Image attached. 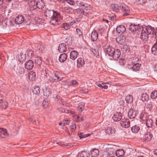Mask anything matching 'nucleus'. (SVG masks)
I'll return each instance as SVG.
<instances>
[{
    "label": "nucleus",
    "mask_w": 157,
    "mask_h": 157,
    "mask_svg": "<svg viewBox=\"0 0 157 157\" xmlns=\"http://www.w3.org/2000/svg\"><path fill=\"white\" fill-rule=\"evenodd\" d=\"M45 16L50 19V23L52 25H59L61 24L62 19L60 14L53 10H46L44 13Z\"/></svg>",
    "instance_id": "f257e3e1"
},
{
    "label": "nucleus",
    "mask_w": 157,
    "mask_h": 157,
    "mask_svg": "<svg viewBox=\"0 0 157 157\" xmlns=\"http://www.w3.org/2000/svg\"><path fill=\"white\" fill-rule=\"evenodd\" d=\"M29 4V11L32 12L37 8L42 9L44 6V3L42 0H34Z\"/></svg>",
    "instance_id": "f03ea898"
},
{
    "label": "nucleus",
    "mask_w": 157,
    "mask_h": 157,
    "mask_svg": "<svg viewBox=\"0 0 157 157\" xmlns=\"http://www.w3.org/2000/svg\"><path fill=\"white\" fill-rule=\"evenodd\" d=\"M120 8L123 13V16H127L130 14V9L129 7L124 3L121 4L119 6Z\"/></svg>",
    "instance_id": "7ed1b4c3"
},
{
    "label": "nucleus",
    "mask_w": 157,
    "mask_h": 157,
    "mask_svg": "<svg viewBox=\"0 0 157 157\" xmlns=\"http://www.w3.org/2000/svg\"><path fill=\"white\" fill-rule=\"evenodd\" d=\"M103 49L106 54L109 56H111L113 51H114V48L108 44H106L103 47Z\"/></svg>",
    "instance_id": "20e7f679"
},
{
    "label": "nucleus",
    "mask_w": 157,
    "mask_h": 157,
    "mask_svg": "<svg viewBox=\"0 0 157 157\" xmlns=\"http://www.w3.org/2000/svg\"><path fill=\"white\" fill-rule=\"evenodd\" d=\"M59 73L58 72H54L49 77V80L51 82H57L61 79L59 77Z\"/></svg>",
    "instance_id": "39448f33"
},
{
    "label": "nucleus",
    "mask_w": 157,
    "mask_h": 157,
    "mask_svg": "<svg viewBox=\"0 0 157 157\" xmlns=\"http://www.w3.org/2000/svg\"><path fill=\"white\" fill-rule=\"evenodd\" d=\"M121 126L123 128H128L130 126V122L129 120L126 118H124L122 119L120 122Z\"/></svg>",
    "instance_id": "423d86ee"
},
{
    "label": "nucleus",
    "mask_w": 157,
    "mask_h": 157,
    "mask_svg": "<svg viewBox=\"0 0 157 157\" xmlns=\"http://www.w3.org/2000/svg\"><path fill=\"white\" fill-rule=\"evenodd\" d=\"M113 53L111 56L113 57L114 59L116 60L118 59H120L121 52L120 50L118 49H114V51H113Z\"/></svg>",
    "instance_id": "0eeeda50"
},
{
    "label": "nucleus",
    "mask_w": 157,
    "mask_h": 157,
    "mask_svg": "<svg viewBox=\"0 0 157 157\" xmlns=\"http://www.w3.org/2000/svg\"><path fill=\"white\" fill-rule=\"evenodd\" d=\"M75 37L77 38L78 41L83 40L82 32L78 29H76Z\"/></svg>",
    "instance_id": "6e6552de"
},
{
    "label": "nucleus",
    "mask_w": 157,
    "mask_h": 157,
    "mask_svg": "<svg viewBox=\"0 0 157 157\" xmlns=\"http://www.w3.org/2000/svg\"><path fill=\"white\" fill-rule=\"evenodd\" d=\"M34 63L32 60L26 61L25 64V67L28 70H31L33 67Z\"/></svg>",
    "instance_id": "1a4fd4ad"
},
{
    "label": "nucleus",
    "mask_w": 157,
    "mask_h": 157,
    "mask_svg": "<svg viewBox=\"0 0 157 157\" xmlns=\"http://www.w3.org/2000/svg\"><path fill=\"white\" fill-rule=\"evenodd\" d=\"M116 42L119 44H124L126 41L125 36H120L116 38Z\"/></svg>",
    "instance_id": "9d476101"
},
{
    "label": "nucleus",
    "mask_w": 157,
    "mask_h": 157,
    "mask_svg": "<svg viewBox=\"0 0 157 157\" xmlns=\"http://www.w3.org/2000/svg\"><path fill=\"white\" fill-rule=\"evenodd\" d=\"M8 134L6 129L3 128H0V138H4L7 137Z\"/></svg>",
    "instance_id": "9b49d317"
},
{
    "label": "nucleus",
    "mask_w": 157,
    "mask_h": 157,
    "mask_svg": "<svg viewBox=\"0 0 157 157\" xmlns=\"http://www.w3.org/2000/svg\"><path fill=\"white\" fill-rule=\"evenodd\" d=\"M122 114L120 112L115 113L113 117V120L115 121H120L122 118Z\"/></svg>",
    "instance_id": "f8f14e48"
},
{
    "label": "nucleus",
    "mask_w": 157,
    "mask_h": 157,
    "mask_svg": "<svg viewBox=\"0 0 157 157\" xmlns=\"http://www.w3.org/2000/svg\"><path fill=\"white\" fill-rule=\"evenodd\" d=\"M149 37V36L147 33L146 32V31H144V29H143L140 35V38L144 41H146L148 40Z\"/></svg>",
    "instance_id": "ddd939ff"
},
{
    "label": "nucleus",
    "mask_w": 157,
    "mask_h": 157,
    "mask_svg": "<svg viewBox=\"0 0 157 157\" xmlns=\"http://www.w3.org/2000/svg\"><path fill=\"white\" fill-rule=\"evenodd\" d=\"M116 30L118 33L122 34L126 31V28L124 25H121L117 27Z\"/></svg>",
    "instance_id": "4468645a"
},
{
    "label": "nucleus",
    "mask_w": 157,
    "mask_h": 157,
    "mask_svg": "<svg viewBox=\"0 0 157 157\" xmlns=\"http://www.w3.org/2000/svg\"><path fill=\"white\" fill-rule=\"evenodd\" d=\"M67 50V46L66 44L62 43L59 45L58 48V50L60 52L62 53L65 52Z\"/></svg>",
    "instance_id": "2eb2a0df"
},
{
    "label": "nucleus",
    "mask_w": 157,
    "mask_h": 157,
    "mask_svg": "<svg viewBox=\"0 0 157 157\" xmlns=\"http://www.w3.org/2000/svg\"><path fill=\"white\" fill-rule=\"evenodd\" d=\"M24 18L23 17L20 15H19L16 17L15 19V22L18 24H21L24 21Z\"/></svg>",
    "instance_id": "dca6fc26"
},
{
    "label": "nucleus",
    "mask_w": 157,
    "mask_h": 157,
    "mask_svg": "<svg viewBox=\"0 0 157 157\" xmlns=\"http://www.w3.org/2000/svg\"><path fill=\"white\" fill-rule=\"evenodd\" d=\"M128 115L131 119L134 118L136 116V112L132 109H130L128 111Z\"/></svg>",
    "instance_id": "f3484780"
},
{
    "label": "nucleus",
    "mask_w": 157,
    "mask_h": 157,
    "mask_svg": "<svg viewBox=\"0 0 157 157\" xmlns=\"http://www.w3.org/2000/svg\"><path fill=\"white\" fill-rule=\"evenodd\" d=\"M140 27L139 25H135V24H131L129 26V29L131 31H135L139 29Z\"/></svg>",
    "instance_id": "a211bd4d"
},
{
    "label": "nucleus",
    "mask_w": 157,
    "mask_h": 157,
    "mask_svg": "<svg viewBox=\"0 0 157 157\" xmlns=\"http://www.w3.org/2000/svg\"><path fill=\"white\" fill-rule=\"evenodd\" d=\"M154 29L150 26H146L145 28L144 31L147 33L149 36L150 35L153 34L154 33Z\"/></svg>",
    "instance_id": "6ab92c4d"
},
{
    "label": "nucleus",
    "mask_w": 157,
    "mask_h": 157,
    "mask_svg": "<svg viewBox=\"0 0 157 157\" xmlns=\"http://www.w3.org/2000/svg\"><path fill=\"white\" fill-rule=\"evenodd\" d=\"M79 5L82 7V9H85L86 10H90V5L88 4L82 2H80L79 3Z\"/></svg>",
    "instance_id": "aec40b11"
},
{
    "label": "nucleus",
    "mask_w": 157,
    "mask_h": 157,
    "mask_svg": "<svg viewBox=\"0 0 157 157\" xmlns=\"http://www.w3.org/2000/svg\"><path fill=\"white\" fill-rule=\"evenodd\" d=\"M98 34L97 32L95 30H94L92 33L91 38V40L93 41H95L98 38Z\"/></svg>",
    "instance_id": "412c9836"
},
{
    "label": "nucleus",
    "mask_w": 157,
    "mask_h": 157,
    "mask_svg": "<svg viewBox=\"0 0 157 157\" xmlns=\"http://www.w3.org/2000/svg\"><path fill=\"white\" fill-rule=\"evenodd\" d=\"M92 157H98L99 155V150L97 149L94 148L90 151Z\"/></svg>",
    "instance_id": "4be33fe9"
},
{
    "label": "nucleus",
    "mask_w": 157,
    "mask_h": 157,
    "mask_svg": "<svg viewBox=\"0 0 157 157\" xmlns=\"http://www.w3.org/2000/svg\"><path fill=\"white\" fill-rule=\"evenodd\" d=\"M67 57V54L66 53H63L59 56V60L61 62H64L66 60Z\"/></svg>",
    "instance_id": "5701e85b"
},
{
    "label": "nucleus",
    "mask_w": 157,
    "mask_h": 157,
    "mask_svg": "<svg viewBox=\"0 0 157 157\" xmlns=\"http://www.w3.org/2000/svg\"><path fill=\"white\" fill-rule=\"evenodd\" d=\"M78 53L75 51H72L70 53V58L71 59L74 60L77 57Z\"/></svg>",
    "instance_id": "b1692460"
},
{
    "label": "nucleus",
    "mask_w": 157,
    "mask_h": 157,
    "mask_svg": "<svg viewBox=\"0 0 157 157\" xmlns=\"http://www.w3.org/2000/svg\"><path fill=\"white\" fill-rule=\"evenodd\" d=\"M36 73L34 72L31 71L29 73V78L30 80H33L36 78Z\"/></svg>",
    "instance_id": "393cba45"
},
{
    "label": "nucleus",
    "mask_w": 157,
    "mask_h": 157,
    "mask_svg": "<svg viewBox=\"0 0 157 157\" xmlns=\"http://www.w3.org/2000/svg\"><path fill=\"white\" fill-rule=\"evenodd\" d=\"M141 99L143 102L147 101L149 99L148 95L146 93H143L141 96Z\"/></svg>",
    "instance_id": "a878e982"
},
{
    "label": "nucleus",
    "mask_w": 157,
    "mask_h": 157,
    "mask_svg": "<svg viewBox=\"0 0 157 157\" xmlns=\"http://www.w3.org/2000/svg\"><path fill=\"white\" fill-rule=\"evenodd\" d=\"M124 154V151L123 149H119L116 151V155L119 157L122 156Z\"/></svg>",
    "instance_id": "bb28decb"
},
{
    "label": "nucleus",
    "mask_w": 157,
    "mask_h": 157,
    "mask_svg": "<svg viewBox=\"0 0 157 157\" xmlns=\"http://www.w3.org/2000/svg\"><path fill=\"white\" fill-rule=\"evenodd\" d=\"M51 92L50 90L48 88H45L44 89L43 94L44 96L48 97L51 94Z\"/></svg>",
    "instance_id": "cd10ccee"
},
{
    "label": "nucleus",
    "mask_w": 157,
    "mask_h": 157,
    "mask_svg": "<svg viewBox=\"0 0 157 157\" xmlns=\"http://www.w3.org/2000/svg\"><path fill=\"white\" fill-rule=\"evenodd\" d=\"M126 101L128 103H131L133 101V97L132 95L128 94L125 98Z\"/></svg>",
    "instance_id": "c85d7f7f"
},
{
    "label": "nucleus",
    "mask_w": 157,
    "mask_h": 157,
    "mask_svg": "<svg viewBox=\"0 0 157 157\" xmlns=\"http://www.w3.org/2000/svg\"><path fill=\"white\" fill-rule=\"evenodd\" d=\"M151 51L152 53L155 55H157V41L154 44L152 48Z\"/></svg>",
    "instance_id": "c756f323"
},
{
    "label": "nucleus",
    "mask_w": 157,
    "mask_h": 157,
    "mask_svg": "<svg viewBox=\"0 0 157 157\" xmlns=\"http://www.w3.org/2000/svg\"><path fill=\"white\" fill-rule=\"evenodd\" d=\"M115 132V128L112 127H109L106 130V132L108 134H112L114 133Z\"/></svg>",
    "instance_id": "7c9ffc66"
},
{
    "label": "nucleus",
    "mask_w": 157,
    "mask_h": 157,
    "mask_svg": "<svg viewBox=\"0 0 157 157\" xmlns=\"http://www.w3.org/2000/svg\"><path fill=\"white\" fill-rule=\"evenodd\" d=\"M84 64V61L82 58H79L77 59V66L78 67H81Z\"/></svg>",
    "instance_id": "2f4dec72"
},
{
    "label": "nucleus",
    "mask_w": 157,
    "mask_h": 157,
    "mask_svg": "<svg viewBox=\"0 0 157 157\" xmlns=\"http://www.w3.org/2000/svg\"><path fill=\"white\" fill-rule=\"evenodd\" d=\"M118 5L117 4H112L111 5V9L114 11L116 12L119 11L120 9Z\"/></svg>",
    "instance_id": "473e14b6"
},
{
    "label": "nucleus",
    "mask_w": 157,
    "mask_h": 157,
    "mask_svg": "<svg viewBox=\"0 0 157 157\" xmlns=\"http://www.w3.org/2000/svg\"><path fill=\"white\" fill-rule=\"evenodd\" d=\"M146 124L148 128H151L153 125V121L151 119H147L146 121Z\"/></svg>",
    "instance_id": "72a5a7b5"
},
{
    "label": "nucleus",
    "mask_w": 157,
    "mask_h": 157,
    "mask_svg": "<svg viewBox=\"0 0 157 157\" xmlns=\"http://www.w3.org/2000/svg\"><path fill=\"white\" fill-rule=\"evenodd\" d=\"M84 108V103L83 102H81L80 103L78 106V112H82Z\"/></svg>",
    "instance_id": "f704fd0d"
},
{
    "label": "nucleus",
    "mask_w": 157,
    "mask_h": 157,
    "mask_svg": "<svg viewBox=\"0 0 157 157\" xmlns=\"http://www.w3.org/2000/svg\"><path fill=\"white\" fill-rule=\"evenodd\" d=\"M106 83H103L102 82H100V83H98L97 84V85L98 87H101V88L103 89L104 88L105 89H106L108 88V86L107 85H105L103 86L105 84H106Z\"/></svg>",
    "instance_id": "c9c22d12"
},
{
    "label": "nucleus",
    "mask_w": 157,
    "mask_h": 157,
    "mask_svg": "<svg viewBox=\"0 0 157 157\" xmlns=\"http://www.w3.org/2000/svg\"><path fill=\"white\" fill-rule=\"evenodd\" d=\"M62 11L63 12H64L69 13L71 12L72 10V9L71 8H69L67 7H65L62 8L61 9Z\"/></svg>",
    "instance_id": "e433bc0d"
},
{
    "label": "nucleus",
    "mask_w": 157,
    "mask_h": 157,
    "mask_svg": "<svg viewBox=\"0 0 157 157\" xmlns=\"http://www.w3.org/2000/svg\"><path fill=\"white\" fill-rule=\"evenodd\" d=\"M147 114L144 112L142 113L140 116V119L143 121L146 120L147 119Z\"/></svg>",
    "instance_id": "4c0bfd02"
},
{
    "label": "nucleus",
    "mask_w": 157,
    "mask_h": 157,
    "mask_svg": "<svg viewBox=\"0 0 157 157\" xmlns=\"http://www.w3.org/2000/svg\"><path fill=\"white\" fill-rule=\"evenodd\" d=\"M33 92L35 94H39L40 92V88L39 87L35 86L33 90Z\"/></svg>",
    "instance_id": "58836bf2"
},
{
    "label": "nucleus",
    "mask_w": 157,
    "mask_h": 157,
    "mask_svg": "<svg viewBox=\"0 0 157 157\" xmlns=\"http://www.w3.org/2000/svg\"><path fill=\"white\" fill-rule=\"evenodd\" d=\"M121 50L123 52L125 53L128 52L129 51L128 46L126 45L123 46Z\"/></svg>",
    "instance_id": "ea45409f"
},
{
    "label": "nucleus",
    "mask_w": 157,
    "mask_h": 157,
    "mask_svg": "<svg viewBox=\"0 0 157 157\" xmlns=\"http://www.w3.org/2000/svg\"><path fill=\"white\" fill-rule=\"evenodd\" d=\"M139 130V127L136 125H134L131 128V130L133 132H137Z\"/></svg>",
    "instance_id": "a19ab883"
},
{
    "label": "nucleus",
    "mask_w": 157,
    "mask_h": 157,
    "mask_svg": "<svg viewBox=\"0 0 157 157\" xmlns=\"http://www.w3.org/2000/svg\"><path fill=\"white\" fill-rule=\"evenodd\" d=\"M152 135L149 132H147L145 135V139L148 141L151 140Z\"/></svg>",
    "instance_id": "79ce46f5"
},
{
    "label": "nucleus",
    "mask_w": 157,
    "mask_h": 157,
    "mask_svg": "<svg viewBox=\"0 0 157 157\" xmlns=\"http://www.w3.org/2000/svg\"><path fill=\"white\" fill-rule=\"evenodd\" d=\"M140 64L138 63H136L133 65L132 68L134 71H138L140 69Z\"/></svg>",
    "instance_id": "37998d69"
},
{
    "label": "nucleus",
    "mask_w": 157,
    "mask_h": 157,
    "mask_svg": "<svg viewBox=\"0 0 157 157\" xmlns=\"http://www.w3.org/2000/svg\"><path fill=\"white\" fill-rule=\"evenodd\" d=\"M78 155L79 157H88V154L86 151H82L79 153Z\"/></svg>",
    "instance_id": "c03bdc74"
},
{
    "label": "nucleus",
    "mask_w": 157,
    "mask_h": 157,
    "mask_svg": "<svg viewBox=\"0 0 157 157\" xmlns=\"http://www.w3.org/2000/svg\"><path fill=\"white\" fill-rule=\"evenodd\" d=\"M26 56L25 55L21 54L18 55V59L20 61H22L25 59Z\"/></svg>",
    "instance_id": "a18cd8bd"
},
{
    "label": "nucleus",
    "mask_w": 157,
    "mask_h": 157,
    "mask_svg": "<svg viewBox=\"0 0 157 157\" xmlns=\"http://www.w3.org/2000/svg\"><path fill=\"white\" fill-rule=\"evenodd\" d=\"M18 74L21 75H23L24 74V69L22 67H19L17 69Z\"/></svg>",
    "instance_id": "49530a36"
},
{
    "label": "nucleus",
    "mask_w": 157,
    "mask_h": 157,
    "mask_svg": "<svg viewBox=\"0 0 157 157\" xmlns=\"http://www.w3.org/2000/svg\"><path fill=\"white\" fill-rule=\"evenodd\" d=\"M151 98L154 99L156 98L157 97V90H155L152 92L151 95Z\"/></svg>",
    "instance_id": "de8ad7c7"
},
{
    "label": "nucleus",
    "mask_w": 157,
    "mask_h": 157,
    "mask_svg": "<svg viewBox=\"0 0 157 157\" xmlns=\"http://www.w3.org/2000/svg\"><path fill=\"white\" fill-rule=\"evenodd\" d=\"M0 104H1V106L2 109H5L8 106V103L6 101H3V102L2 101Z\"/></svg>",
    "instance_id": "09e8293b"
},
{
    "label": "nucleus",
    "mask_w": 157,
    "mask_h": 157,
    "mask_svg": "<svg viewBox=\"0 0 157 157\" xmlns=\"http://www.w3.org/2000/svg\"><path fill=\"white\" fill-rule=\"evenodd\" d=\"M61 26L62 28H63L66 30H67L70 28L68 24L67 23H63Z\"/></svg>",
    "instance_id": "8fccbe9b"
},
{
    "label": "nucleus",
    "mask_w": 157,
    "mask_h": 157,
    "mask_svg": "<svg viewBox=\"0 0 157 157\" xmlns=\"http://www.w3.org/2000/svg\"><path fill=\"white\" fill-rule=\"evenodd\" d=\"M35 62L36 64L40 65L41 63V60L39 57H36L35 59Z\"/></svg>",
    "instance_id": "3c124183"
},
{
    "label": "nucleus",
    "mask_w": 157,
    "mask_h": 157,
    "mask_svg": "<svg viewBox=\"0 0 157 157\" xmlns=\"http://www.w3.org/2000/svg\"><path fill=\"white\" fill-rule=\"evenodd\" d=\"M146 106L147 108L149 109V110H151L152 109V103L151 102H148L146 104Z\"/></svg>",
    "instance_id": "603ef678"
},
{
    "label": "nucleus",
    "mask_w": 157,
    "mask_h": 157,
    "mask_svg": "<svg viewBox=\"0 0 157 157\" xmlns=\"http://www.w3.org/2000/svg\"><path fill=\"white\" fill-rule=\"evenodd\" d=\"M71 128L72 130V132L74 131L76 128V124L74 123H73L71 126Z\"/></svg>",
    "instance_id": "864d4df0"
},
{
    "label": "nucleus",
    "mask_w": 157,
    "mask_h": 157,
    "mask_svg": "<svg viewBox=\"0 0 157 157\" xmlns=\"http://www.w3.org/2000/svg\"><path fill=\"white\" fill-rule=\"evenodd\" d=\"M86 10V11H85L84 10H83L82 14H84L85 16H86L87 17H89L90 13L89 12V11H88V10Z\"/></svg>",
    "instance_id": "5fc2aeb1"
},
{
    "label": "nucleus",
    "mask_w": 157,
    "mask_h": 157,
    "mask_svg": "<svg viewBox=\"0 0 157 157\" xmlns=\"http://www.w3.org/2000/svg\"><path fill=\"white\" fill-rule=\"evenodd\" d=\"M83 117H82L81 116H79L78 115L76 116V120L77 121H82L83 120Z\"/></svg>",
    "instance_id": "6e6d98bb"
},
{
    "label": "nucleus",
    "mask_w": 157,
    "mask_h": 157,
    "mask_svg": "<svg viewBox=\"0 0 157 157\" xmlns=\"http://www.w3.org/2000/svg\"><path fill=\"white\" fill-rule=\"evenodd\" d=\"M27 54L29 57H31L33 55V51L32 50H29L28 51Z\"/></svg>",
    "instance_id": "4d7b16f0"
},
{
    "label": "nucleus",
    "mask_w": 157,
    "mask_h": 157,
    "mask_svg": "<svg viewBox=\"0 0 157 157\" xmlns=\"http://www.w3.org/2000/svg\"><path fill=\"white\" fill-rule=\"evenodd\" d=\"M90 136L89 134H81V135L79 136V137L80 139H82V138Z\"/></svg>",
    "instance_id": "13d9d810"
},
{
    "label": "nucleus",
    "mask_w": 157,
    "mask_h": 157,
    "mask_svg": "<svg viewBox=\"0 0 157 157\" xmlns=\"http://www.w3.org/2000/svg\"><path fill=\"white\" fill-rule=\"evenodd\" d=\"M80 91L81 93H86L88 92V90L87 89H84L81 90Z\"/></svg>",
    "instance_id": "bf43d9fd"
},
{
    "label": "nucleus",
    "mask_w": 157,
    "mask_h": 157,
    "mask_svg": "<svg viewBox=\"0 0 157 157\" xmlns=\"http://www.w3.org/2000/svg\"><path fill=\"white\" fill-rule=\"evenodd\" d=\"M71 83L73 85H77L78 84V82L75 80H72Z\"/></svg>",
    "instance_id": "052dcab7"
},
{
    "label": "nucleus",
    "mask_w": 157,
    "mask_h": 157,
    "mask_svg": "<svg viewBox=\"0 0 157 157\" xmlns=\"http://www.w3.org/2000/svg\"><path fill=\"white\" fill-rule=\"evenodd\" d=\"M83 11V10L82 9H77V13H82Z\"/></svg>",
    "instance_id": "680f3d73"
},
{
    "label": "nucleus",
    "mask_w": 157,
    "mask_h": 157,
    "mask_svg": "<svg viewBox=\"0 0 157 157\" xmlns=\"http://www.w3.org/2000/svg\"><path fill=\"white\" fill-rule=\"evenodd\" d=\"M68 39L69 40V41H67L68 43H72V42L73 41L72 40V38L71 37L69 36V37H68Z\"/></svg>",
    "instance_id": "e2e57ef3"
},
{
    "label": "nucleus",
    "mask_w": 157,
    "mask_h": 157,
    "mask_svg": "<svg viewBox=\"0 0 157 157\" xmlns=\"http://www.w3.org/2000/svg\"><path fill=\"white\" fill-rule=\"evenodd\" d=\"M43 104L44 105V106L45 107H46L48 105V102H46L45 101V100H44V101L43 102Z\"/></svg>",
    "instance_id": "0e129e2a"
},
{
    "label": "nucleus",
    "mask_w": 157,
    "mask_h": 157,
    "mask_svg": "<svg viewBox=\"0 0 157 157\" xmlns=\"http://www.w3.org/2000/svg\"><path fill=\"white\" fill-rule=\"evenodd\" d=\"M63 109H63L61 107L59 108H58L57 109V110L59 111L61 113L64 112V111H63Z\"/></svg>",
    "instance_id": "69168bd1"
},
{
    "label": "nucleus",
    "mask_w": 157,
    "mask_h": 157,
    "mask_svg": "<svg viewBox=\"0 0 157 157\" xmlns=\"http://www.w3.org/2000/svg\"><path fill=\"white\" fill-rule=\"evenodd\" d=\"M63 110L64 111L63 113H69V110L67 109H63Z\"/></svg>",
    "instance_id": "338daca9"
},
{
    "label": "nucleus",
    "mask_w": 157,
    "mask_h": 157,
    "mask_svg": "<svg viewBox=\"0 0 157 157\" xmlns=\"http://www.w3.org/2000/svg\"><path fill=\"white\" fill-rule=\"evenodd\" d=\"M75 23V21H71L69 23H68V24L69 26V27H70V26L73 25Z\"/></svg>",
    "instance_id": "774afa93"
}]
</instances>
